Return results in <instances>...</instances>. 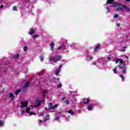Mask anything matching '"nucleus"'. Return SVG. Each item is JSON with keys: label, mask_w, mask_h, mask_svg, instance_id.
<instances>
[{"label": "nucleus", "mask_w": 130, "mask_h": 130, "mask_svg": "<svg viewBox=\"0 0 130 130\" xmlns=\"http://www.w3.org/2000/svg\"><path fill=\"white\" fill-rule=\"evenodd\" d=\"M114 61H115L116 63L119 62L118 67L119 69H122V70L121 71V73L123 74L126 73V70H125V64H124V63L123 62V60L119 58L117 60H114Z\"/></svg>", "instance_id": "1"}, {"label": "nucleus", "mask_w": 130, "mask_h": 130, "mask_svg": "<svg viewBox=\"0 0 130 130\" xmlns=\"http://www.w3.org/2000/svg\"><path fill=\"white\" fill-rule=\"evenodd\" d=\"M113 7H118V6H121L120 7H119L117 8H116V12H123V7H122V5H121V4L119 3H116V2H114L113 4Z\"/></svg>", "instance_id": "2"}, {"label": "nucleus", "mask_w": 130, "mask_h": 130, "mask_svg": "<svg viewBox=\"0 0 130 130\" xmlns=\"http://www.w3.org/2000/svg\"><path fill=\"white\" fill-rule=\"evenodd\" d=\"M58 106V105H55L53 106L52 104H49L48 105L49 109V110H52V111H50V112H54V110L53 109H55V108H56V107H57Z\"/></svg>", "instance_id": "3"}, {"label": "nucleus", "mask_w": 130, "mask_h": 130, "mask_svg": "<svg viewBox=\"0 0 130 130\" xmlns=\"http://www.w3.org/2000/svg\"><path fill=\"white\" fill-rule=\"evenodd\" d=\"M61 59V57L60 56H57L53 58L50 57L49 61H52V60H53L54 61H58V60H60Z\"/></svg>", "instance_id": "4"}, {"label": "nucleus", "mask_w": 130, "mask_h": 130, "mask_svg": "<svg viewBox=\"0 0 130 130\" xmlns=\"http://www.w3.org/2000/svg\"><path fill=\"white\" fill-rule=\"evenodd\" d=\"M31 110V108H30V107H28L26 109V112H27V113H29V115H33V114L34 115H35V113L33 112H30V110Z\"/></svg>", "instance_id": "5"}, {"label": "nucleus", "mask_w": 130, "mask_h": 130, "mask_svg": "<svg viewBox=\"0 0 130 130\" xmlns=\"http://www.w3.org/2000/svg\"><path fill=\"white\" fill-rule=\"evenodd\" d=\"M28 106V101H24L21 103V108H24Z\"/></svg>", "instance_id": "6"}, {"label": "nucleus", "mask_w": 130, "mask_h": 130, "mask_svg": "<svg viewBox=\"0 0 130 130\" xmlns=\"http://www.w3.org/2000/svg\"><path fill=\"white\" fill-rule=\"evenodd\" d=\"M42 102H43V101H41V100H38L36 101V104L38 106H40V105H41V103H42Z\"/></svg>", "instance_id": "7"}, {"label": "nucleus", "mask_w": 130, "mask_h": 130, "mask_svg": "<svg viewBox=\"0 0 130 130\" xmlns=\"http://www.w3.org/2000/svg\"><path fill=\"white\" fill-rule=\"evenodd\" d=\"M50 46V50H51V51H53V49H54V44L53 43V42H51L50 44H49Z\"/></svg>", "instance_id": "8"}, {"label": "nucleus", "mask_w": 130, "mask_h": 130, "mask_svg": "<svg viewBox=\"0 0 130 130\" xmlns=\"http://www.w3.org/2000/svg\"><path fill=\"white\" fill-rule=\"evenodd\" d=\"M122 8L123 9H125L127 12H129L130 11V8L129 7H127L125 6V5H122Z\"/></svg>", "instance_id": "9"}, {"label": "nucleus", "mask_w": 130, "mask_h": 130, "mask_svg": "<svg viewBox=\"0 0 130 130\" xmlns=\"http://www.w3.org/2000/svg\"><path fill=\"white\" fill-rule=\"evenodd\" d=\"M100 49V45H98L96 46V47L94 49V52L98 51Z\"/></svg>", "instance_id": "10"}, {"label": "nucleus", "mask_w": 130, "mask_h": 130, "mask_svg": "<svg viewBox=\"0 0 130 130\" xmlns=\"http://www.w3.org/2000/svg\"><path fill=\"white\" fill-rule=\"evenodd\" d=\"M9 97L11 98V100L14 101V99L15 98V95H14V94L12 93H9Z\"/></svg>", "instance_id": "11"}, {"label": "nucleus", "mask_w": 130, "mask_h": 130, "mask_svg": "<svg viewBox=\"0 0 130 130\" xmlns=\"http://www.w3.org/2000/svg\"><path fill=\"white\" fill-rule=\"evenodd\" d=\"M114 0H107L106 5H111L113 3Z\"/></svg>", "instance_id": "12"}, {"label": "nucleus", "mask_w": 130, "mask_h": 130, "mask_svg": "<svg viewBox=\"0 0 130 130\" xmlns=\"http://www.w3.org/2000/svg\"><path fill=\"white\" fill-rule=\"evenodd\" d=\"M21 91H22L21 89L17 90L16 91H15L14 94L15 95H18V94H19V93H21Z\"/></svg>", "instance_id": "13"}, {"label": "nucleus", "mask_w": 130, "mask_h": 130, "mask_svg": "<svg viewBox=\"0 0 130 130\" xmlns=\"http://www.w3.org/2000/svg\"><path fill=\"white\" fill-rule=\"evenodd\" d=\"M29 85H30V82H26L24 85V88H28V87H29Z\"/></svg>", "instance_id": "14"}, {"label": "nucleus", "mask_w": 130, "mask_h": 130, "mask_svg": "<svg viewBox=\"0 0 130 130\" xmlns=\"http://www.w3.org/2000/svg\"><path fill=\"white\" fill-rule=\"evenodd\" d=\"M35 33V31H34V29H30L29 32V35H32V34H34Z\"/></svg>", "instance_id": "15"}, {"label": "nucleus", "mask_w": 130, "mask_h": 130, "mask_svg": "<svg viewBox=\"0 0 130 130\" xmlns=\"http://www.w3.org/2000/svg\"><path fill=\"white\" fill-rule=\"evenodd\" d=\"M89 103V100L88 99H85L83 100V103L84 104H87Z\"/></svg>", "instance_id": "16"}, {"label": "nucleus", "mask_w": 130, "mask_h": 130, "mask_svg": "<svg viewBox=\"0 0 130 130\" xmlns=\"http://www.w3.org/2000/svg\"><path fill=\"white\" fill-rule=\"evenodd\" d=\"M68 113H70V114H71V115H74V114H75V113H74V112H73V111L72 110H69L68 111Z\"/></svg>", "instance_id": "17"}, {"label": "nucleus", "mask_w": 130, "mask_h": 130, "mask_svg": "<svg viewBox=\"0 0 130 130\" xmlns=\"http://www.w3.org/2000/svg\"><path fill=\"white\" fill-rule=\"evenodd\" d=\"M59 70L57 69L56 71L55 72V74L56 76H57L58 74L59 73Z\"/></svg>", "instance_id": "18"}, {"label": "nucleus", "mask_w": 130, "mask_h": 130, "mask_svg": "<svg viewBox=\"0 0 130 130\" xmlns=\"http://www.w3.org/2000/svg\"><path fill=\"white\" fill-rule=\"evenodd\" d=\"M23 50L24 51H27V50H28V47L27 46H24L23 47Z\"/></svg>", "instance_id": "19"}, {"label": "nucleus", "mask_w": 130, "mask_h": 130, "mask_svg": "<svg viewBox=\"0 0 130 130\" xmlns=\"http://www.w3.org/2000/svg\"><path fill=\"white\" fill-rule=\"evenodd\" d=\"M40 58L41 61H43V59H44V57L42 55L40 56Z\"/></svg>", "instance_id": "20"}, {"label": "nucleus", "mask_w": 130, "mask_h": 130, "mask_svg": "<svg viewBox=\"0 0 130 130\" xmlns=\"http://www.w3.org/2000/svg\"><path fill=\"white\" fill-rule=\"evenodd\" d=\"M116 71H117L116 67H115L114 69L113 70V72L115 74H117V73L116 72Z\"/></svg>", "instance_id": "21"}, {"label": "nucleus", "mask_w": 130, "mask_h": 130, "mask_svg": "<svg viewBox=\"0 0 130 130\" xmlns=\"http://www.w3.org/2000/svg\"><path fill=\"white\" fill-rule=\"evenodd\" d=\"M120 78H121L122 81H124V76L123 75H122V74H121L120 76Z\"/></svg>", "instance_id": "22"}, {"label": "nucleus", "mask_w": 130, "mask_h": 130, "mask_svg": "<svg viewBox=\"0 0 130 130\" xmlns=\"http://www.w3.org/2000/svg\"><path fill=\"white\" fill-rule=\"evenodd\" d=\"M64 103H65V104L68 105V104H70V101H69V100H66V101H65Z\"/></svg>", "instance_id": "23"}, {"label": "nucleus", "mask_w": 130, "mask_h": 130, "mask_svg": "<svg viewBox=\"0 0 130 130\" xmlns=\"http://www.w3.org/2000/svg\"><path fill=\"white\" fill-rule=\"evenodd\" d=\"M93 109V107H92V106H89L88 107V110H92Z\"/></svg>", "instance_id": "24"}, {"label": "nucleus", "mask_w": 130, "mask_h": 130, "mask_svg": "<svg viewBox=\"0 0 130 130\" xmlns=\"http://www.w3.org/2000/svg\"><path fill=\"white\" fill-rule=\"evenodd\" d=\"M3 125H4V122L0 120V126H3Z\"/></svg>", "instance_id": "25"}, {"label": "nucleus", "mask_w": 130, "mask_h": 130, "mask_svg": "<svg viewBox=\"0 0 130 130\" xmlns=\"http://www.w3.org/2000/svg\"><path fill=\"white\" fill-rule=\"evenodd\" d=\"M111 56H110V55L108 56L107 57V60H108V61L110 60V57H111Z\"/></svg>", "instance_id": "26"}, {"label": "nucleus", "mask_w": 130, "mask_h": 130, "mask_svg": "<svg viewBox=\"0 0 130 130\" xmlns=\"http://www.w3.org/2000/svg\"><path fill=\"white\" fill-rule=\"evenodd\" d=\"M21 114H26V112L25 111H21Z\"/></svg>", "instance_id": "27"}, {"label": "nucleus", "mask_w": 130, "mask_h": 130, "mask_svg": "<svg viewBox=\"0 0 130 130\" xmlns=\"http://www.w3.org/2000/svg\"><path fill=\"white\" fill-rule=\"evenodd\" d=\"M46 120H48L49 119V115H47V117L45 118Z\"/></svg>", "instance_id": "28"}, {"label": "nucleus", "mask_w": 130, "mask_h": 130, "mask_svg": "<svg viewBox=\"0 0 130 130\" xmlns=\"http://www.w3.org/2000/svg\"><path fill=\"white\" fill-rule=\"evenodd\" d=\"M114 18L115 19H116V18H118V15H117V14H115V15H114Z\"/></svg>", "instance_id": "29"}, {"label": "nucleus", "mask_w": 130, "mask_h": 130, "mask_svg": "<svg viewBox=\"0 0 130 130\" xmlns=\"http://www.w3.org/2000/svg\"><path fill=\"white\" fill-rule=\"evenodd\" d=\"M36 37H38V35H35V36H32V38H34V39H35V38H36Z\"/></svg>", "instance_id": "30"}, {"label": "nucleus", "mask_w": 130, "mask_h": 130, "mask_svg": "<svg viewBox=\"0 0 130 130\" xmlns=\"http://www.w3.org/2000/svg\"><path fill=\"white\" fill-rule=\"evenodd\" d=\"M48 92V90H44V91H43V93H44V94H47Z\"/></svg>", "instance_id": "31"}, {"label": "nucleus", "mask_w": 130, "mask_h": 130, "mask_svg": "<svg viewBox=\"0 0 130 130\" xmlns=\"http://www.w3.org/2000/svg\"><path fill=\"white\" fill-rule=\"evenodd\" d=\"M13 11H17V7H13Z\"/></svg>", "instance_id": "32"}, {"label": "nucleus", "mask_w": 130, "mask_h": 130, "mask_svg": "<svg viewBox=\"0 0 130 130\" xmlns=\"http://www.w3.org/2000/svg\"><path fill=\"white\" fill-rule=\"evenodd\" d=\"M15 58L17 59L18 57H19V54H17L15 56H14Z\"/></svg>", "instance_id": "33"}, {"label": "nucleus", "mask_w": 130, "mask_h": 130, "mask_svg": "<svg viewBox=\"0 0 130 130\" xmlns=\"http://www.w3.org/2000/svg\"><path fill=\"white\" fill-rule=\"evenodd\" d=\"M55 119H56V120H58V119H59V117L56 116V117H55Z\"/></svg>", "instance_id": "34"}, {"label": "nucleus", "mask_w": 130, "mask_h": 130, "mask_svg": "<svg viewBox=\"0 0 130 130\" xmlns=\"http://www.w3.org/2000/svg\"><path fill=\"white\" fill-rule=\"evenodd\" d=\"M60 69H61V65H60L58 67V69L57 70H59V71H60Z\"/></svg>", "instance_id": "35"}, {"label": "nucleus", "mask_w": 130, "mask_h": 130, "mask_svg": "<svg viewBox=\"0 0 130 130\" xmlns=\"http://www.w3.org/2000/svg\"><path fill=\"white\" fill-rule=\"evenodd\" d=\"M58 88H61V84H60L57 86Z\"/></svg>", "instance_id": "36"}, {"label": "nucleus", "mask_w": 130, "mask_h": 130, "mask_svg": "<svg viewBox=\"0 0 130 130\" xmlns=\"http://www.w3.org/2000/svg\"><path fill=\"white\" fill-rule=\"evenodd\" d=\"M66 100V98L63 97L61 99V101H63V100Z\"/></svg>", "instance_id": "37"}, {"label": "nucleus", "mask_w": 130, "mask_h": 130, "mask_svg": "<svg viewBox=\"0 0 130 130\" xmlns=\"http://www.w3.org/2000/svg\"><path fill=\"white\" fill-rule=\"evenodd\" d=\"M40 115L41 116H43V115H44V114H43V113H40Z\"/></svg>", "instance_id": "38"}, {"label": "nucleus", "mask_w": 130, "mask_h": 130, "mask_svg": "<svg viewBox=\"0 0 130 130\" xmlns=\"http://www.w3.org/2000/svg\"><path fill=\"white\" fill-rule=\"evenodd\" d=\"M116 26H117V27H119V26H120V24L116 23Z\"/></svg>", "instance_id": "39"}, {"label": "nucleus", "mask_w": 130, "mask_h": 130, "mask_svg": "<svg viewBox=\"0 0 130 130\" xmlns=\"http://www.w3.org/2000/svg\"><path fill=\"white\" fill-rule=\"evenodd\" d=\"M3 8H4V5H1V6L0 7V9H3Z\"/></svg>", "instance_id": "40"}, {"label": "nucleus", "mask_w": 130, "mask_h": 130, "mask_svg": "<svg viewBox=\"0 0 130 130\" xmlns=\"http://www.w3.org/2000/svg\"><path fill=\"white\" fill-rule=\"evenodd\" d=\"M106 9L108 10L107 12L109 13V8H107Z\"/></svg>", "instance_id": "41"}, {"label": "nucleus", "mask_w": 130, "mask_h": 130, "mask_svg": "<svg viewBox=\"0 0 130 130\" xmlns=\"http://www.w3.org/2000/svg\"><path fill=\"white\" fill-rule=\"evenodd\" d=\"M122 52H124L125 51V50L124 49L123 50H120Z\"/></svg>", "instance_id": "42"}, {"label": "nucleus", "mask_w": 130, "mask_h": 130, "mask_svg": "<svg viewBox=\"0 0 130 130\" xmlns=\"http://www.w3.org/2000/svg\"><path fill=\"white\" fill-rule=\"evenodd\" d=\"M39 121L40 123H42V120H39Z\"/></svg>", "instance_id": "43"}, {"label": "nucleus", "mask_w": 130, "mask_h": 130, "mask_svg": "<svg viewBox=\"0 0 130 130\" xmlns=\"http://www.w3.org/2000/svg\"><path fill=\"white\" fill-rule=\"evenodd\" d=\"M96 62H93V63H92V64H93V66H95V64H96Z\"/></svg>", "instance_id": "44"}, {"label": "nucleus", "mask_w": 130, "mask_h": 130, "mask_svg": "<svg viewBox=\"0 0 130 130\" xmlns=\"http://www.w3.org/2000/svg\"><path fill=\"white\" fill-rule=\"evenodd\" d=\"M125 1H126V2H130V0H125Z\"/></svg>", "instance_id": "45"}, {"label": "nucleus", "mask_w": 130, "mask_h": 130, "mask_svg": "<svg viewBox=\"0 0 130 130\" xmlns=\"http://www.w3.org/2000/svg\"><path fill=\"white\" fill-rule=\"evenodd\" d=\"M89 58H90V59H92V57L90 56Z\"/></svg>", "instance_id": "46"}, {"label": "nucleus", "mask_w": 130, "mask_h": 130, "mask_svg": "<svg viewBox=\"0 0 130 130\" xmlns=\"http://www.w3.org/2000/svg\"><path fill=\"white\" fill-rule=\"evenodd\" d=\"M61 48V47H59L58 48V49H60Z\"/></svg>", "instance_id": "47"}, {"label": "nucleus", "mask_w": 130, "mask_h": 130, "mask_svg": "<svg viewBox=\"0 0 130 130\" xmlns=\"http://www.w3.org/2000/svg\"><path fill=\"white\" fill-rule=\"evenodd\" d=\"M45 109H46V110H48V109H47V108H45Z\"/></svg>", "instance_id": "48"}, {"label": "nucleus", "mask_w": 130, "mask_h": 130, "mask_svg": "<svg viewBox=\"0 0 130 130\" xmlns=\"http://www.w3.org/2000/svg\"><path fill=\"white\" fill-rule=\"evenodd\" d=\"M126 58H128V57L126 56Z\"/></svg>", "instance_id": "49"}]
</instances>
